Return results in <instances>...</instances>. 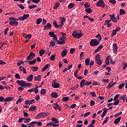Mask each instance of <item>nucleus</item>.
Instances as JSON below:
<instances>
[{"label": "nucleus", "mask_w": 127, "mask_h": 127, "mask_svg": "<svg viewBox=\"0 0 127 127\" xmlns=\"http://www.w3.org/2000/svg\"><path fill=\"white\" fill-rule=\"evenodd\" d=\"M50 46H51V47L55 46V43H54L53 41H51L50 43Z\"/></svg>", "instance_id": "57"}, {"label": "nucleus", "mask_w": 127, "mask_h": 127, "mask_svg": "<svg viewBox=\"0 0 127 127\" xmlns=\"http://www.w3.org/2000/svg\"><path fill=\"white\" fill-rule=\"evenodd\" d=\"M40 94L41 95H45L46 94V90L45 89H43L41 90Z\"/></svg>", "instance_id": "46"}, {"label": "nucleus", "mask_w": 127, "mask_h": 127, "mask_svg": "<svg viewBox=\"0 0 127 127\" xmlns=\"http://www.w3.org/2000/svg\"><path fill=\"white\" fill-rule=\"evenodd\" d=\"M49 67V64H46L42 69L41 72H44V71H46L47 70V68Z\"/></svg>", "instance_id": "35"}, {"label": "nucleus", "mask_w": 127, "mask_h": 127, "mask_svg": "<svg viewBox=\"0 0 127 127\" xmlns=\"http://www.w3.org/2000/svg\"><path fill=\"white\" fill-rule=\"evenodd\" d=\"M23 120H25V121H24V123H29L30 122V118H25V117H24L23 118Z\"/></svg>", "instance_id": "43"}, {"label": "nucleus", "mask_w": 127, "mask_h": 127, "mask_svg": "<svg viewBox=\"0 0 127 127\" xmlns=\"http://www.w3.org/2000/svg\"><path fill=\"white\" fill-rule=\"evenodd\" d=\"M22 35L26 39H31V37H32V35L31 34L23 33Z\"/></svg>", "instance_id": "16"}, {"label": "nucleus", "mask_w": 127, "mask_h": 127, "mask_svg": "<svg viewBox=\"0 0 127 127\" xmlns=\"http://www.w3.org/2000/svg\"><path fill=\"white\" fill-rule=\"evenodd\" d=\"M35 7H37V5H31L28 6L29 9H32L33 8H35Z\"/></svg>", "instance_id": "42"}, {"label": "nucleus", "mask_w": 127, "mask_h": 127, "mask_svg": "<svg viewBox=\"0 0 127 127\" xmlns=\"http://www.w3.org/2000/svg\"><path fill=\"white\" fill-rule=\"evenodd\" d=\"M52 122H54L55 124H59V121H58V119L55 118H52Z\"/></svg>", "instance_id": "34"}, {"label": "nucleus", "mask_w": 127, "mask_h": 127, "mask_svg": "<svg viewBox=\"0 0 127 127\" xmlns=\"http://www.w3.org/2000/svg\"><path fill=\"white\" fill-rule=\"evenodd\" d=\"M34 3H39L41 0H31Z\"/></svg>", "instance_id": "62"}, {"label": "nucleus", "mask_w": 127, "mask_h": 127, "mask_svg": "<svg viewBox=\"0 0 127 127\" xmlns=\"http://www.w3.org/2000/svg\"><path fill=\"white\" fill-rule=\"evenodd\" d=\"M53 40H55V42H58V39L57 38V35H55L53 37Z\"/></svg>", "instance_id": "54"}, {"label": "nucleus", "mask_w": 127, "mask_h": 127, "mask_svg": "<svg viewBox=\"0 0 127 127\" xmlns=\"http://www.w3.org/2000/svg\"><path fill=\"white\" fill-rule=\"evenodd\" d=\"M36 63V60L34 59L32 61H29V65H34Z\"/></svg>", "instance_id": "30"}, {"label": "nucleus", "mask_w": 127, "mask_h": 127, "mask_svg": "<svg viewBox=\"0 0 127 127\" xmlns=\"http://www.w3.org/2000/svg\"><path fill=\"white\" fill-rule=\"evenodd\" d=\"M34 124H35V125H37V127H41V126H42V122H37L34 121Z\"/></svg>", "instance_id": "37"}, {"label": "nucleus", "mask_w": 127, "mask_h": 127, "mask_svg": "<svg viewBox=\"0 0 127 127\" xmlns=\"http://www.w3.org/2000/svg\"><path fill=\"white\" fill-rule=\"evenodd\" d=\"M103 111L104 112L101 116V118H104V117H105V116L107 115V112H108V111H109V109H107L106 108H105L103 109Z\"/></svg>", "instance_id": "22"}, {"label": "nucleus", "mask_w": 127, "mask_h": 127, "mask_svg": "<svg viewBox=\"0 0 127 127\" xmlns=\"http://www.w3.org/2000/svg\"><path fill=\"white\" fill-rule=\"evenodd\" d=\"M61 35L62 36L63 39H64V42L66 41V39H67V38H66V34L64 33L63 32L61 33Z\"/></svg>", "instance_id": "32"}, {"label": "nucleus", "mask_w": 127, "mask_h": 127, "mask_svg": "<svg viewBox=\"0 0 127 127\" xmlns=\"http://www.w3.org/2000/svg\"><path fill=\"white\" fill-rule=\"evenodd\" d=\"M23 100V98H20L17 100V101L16 102V105H18L19 104H20L21 102H22V100Z\"/></svg>", "instance_id": "50"}, {"label": "nucleus", "mask_w": 127, "mask_h": 127, "mask_svg": "<svg viewBox=\"0 0 127 127\" xmlns=\"http://www.w3.org/2000/svg\"><path fill=\"white\" fill-rule=\"evenodd\" d=\"M49 35L50 36V37H53L55 35V33L53 32H50L49 33Z\"/></svg>", "instance_id": "58"}, {"label": "nucleus", "mask_w": 127, "mask_h": 127, "mask_svg": "<svg viewBox=\"0 0 127 127\" xmlns=\"http://www.w3.org/2000/svg\"><path fill=\"white\" fill-rule=\"evenodd\" d=\"M74 6H75V4H74V3H70L68 5V8H69V9H71V8H73Z\"/></svg>", "instance_id": "36"}, {"label": "nucleus", "mask_w": 127, "mask_h": 127, "mask_svg": "<svg viewBox=\"0 0 127 127\" xmlns=\"http://www.w3.org/2000/svg\"><path fill=\"white\" fill-rule=\"evenodd\" d=\"M125 87V83H123L119 86V89H122L123 87Z\"/></svg>", "instance_id": "61"}, {"label": "nucleus", "mask_w": 127, "mask_h": 127, "mask_svg": "<svg viewBox=\"0 0 127 127\" xmlns=\"http://www.w3.org/2000/svg\"><path fill=\"white\" fill-rule=\"evenodd\" d=\"M112 83H113L112 82H110L108 85L107 86V89H111V88H112V87H113V86H114V84H112Z\"/></svg>", "instance_id": "51"}, {"label": "nucleus", "mask_w": 127, "mask_h": 127, "mask_svg": "<svg viewBox=\"0 0 127 127\" xmlns=\"http://www.w3.org/2000/svg\"><path fill=\"white\" fill-rule=\"evenodd\" d=\"M69 97H65L63 98V102H67V101H69Z\"/></svg>", "instance_id": "52"}, {"label": "nucleus", "mask_w": 127, "mask_h": 127, "mask_svg": "<svg viewBox=\"0 0 127 127\" xmlns=\"http://www.w3.org/2000/svg\"><path fill=\"white\" fill-rule=\"evenodd\" d=\"M75 51H76V50L74 48H71L70 51V54H74Z\"/></svg>", "instance_id": "59"}, {"label": "nucleus", "mask_w": 127, "mask_h": 127, "mask_svg": "<svg viewBox=\"0 0 127 127\" xmlns=\"http://www.w3.org/2000/svg\"><path fill=\"white\" fill-rule=\"evenodd\" d=\"M96 37L98 38V40H99V42L102 41V36H101V35L98 34Z\"/></svg>", "instance_id": "55"}, {"label": "nucleus", "mask_w": 127, "mask_h": 127, "mask_svg": "<svg viewBox=\"0 0 127 127\" xmlns=\"http://www.w3.org/2000/svg\"><path fill=\"white\" fill-rule=\"evenodd\" d=\"M14 99V97H7L5 99H4V102H10L11 101H13Z\"/></svg>", "instance_id": "24"}, {"label": "nucleus", "mask_w": 127, "mask_h": 127, "mask_svg": "<svg viewBox=\"0 0 127 127\" xmlns=\"http://www.w3.org/2000/svg\"><path fill=\"white\" fill-rule=\"evenodd\" d=\"M109 2L110 3H112V4L115 5L116 3H117V1H116V0H110Z\"/></svg>", "instance_id": "47"}, {"label": "nucleus", "mask_w": 127, "mask_h": 127, "mask_svg": "<svg viewBox=\"0 0 127 127\" xmlns=\"http://www.w3.org/2000/svg\"><path fill=\"white\" fill-rule=\"evenodd\" d=\"M44 53H45V50L42 49L39 51V55L40 56H42L43 55V54H44Z\"/></svg>", "instance_id": "41"}, {"label": "nucleus", "mask_w": 127, "mask_h": 127, "mask_svg": "<svg viewBox=\"0 0 127 127\" xmlns=\"http://www.w3.org/2000/svg\"><path fill=\"white\" fill-rule=\"evenodd\" d=\"M67 52H68V50H67L66 49H64L62 53V57H65V56L67 55Z\"/></svg>", "instance_id": "18"}, {"label": "nucleus", "mask_w": 127, "mask_h": 127, "mask_svg": "<svg viewBox=\"0 0 127 127\" xmlns=\"http://www.w3.org/2000/svg\"><path fill=\"white\" fill-rule=\"evenodd\" d=\"M100 44V42L98 41L96 39H93L90 42V45L92 47H95V46H97Z\"/></svg>", "instance_id": "4"}, {"label": "nucleus", "mask_w": 127, "mask_h": 127, "mask_svg": "<svg viewBox=\"0 0 127 127\" xmlns=\"http://www.w3.org/2000/svg\"><path fill=\"white\" fill-rule=\"evenodd\" d=\"M92 84L91 81H88L85 79H82L80 82V86L82 88V87H84V86H89V85H91Z\"/></svg>", "instance_id": "5"}, {"label": "nucleus", "mask_w": 127, "mask_h": 127, "mask_svg": "<svg viewBox=\"0 0 127 127\" xmlns=\"http://www.w3.org/2000/svg\"><path fill=\"white\" fill-rule=\"evenodd\" d=\"M115 35H117V31L115 30H113V31L112 33V37L115 36Z\"/></svg>", "instance_id": "63"}, {"label": "nucleus", "mask_w": 127, "mask_h": 127, "mask_svg": "<svg viewBox=\"0 0 127 127\" xmlns=\"http://www.w3.org/2000/svg\"><path fill=\"white\" fill-rule=\"evenodd\" d=\"M15 77L16 79H20V75H19V74L16 73L15 75Z\"/></svg>", "instance_id": "64"}, {"label": "nucleus", "mask_w": 127, "mask_h": 127, "mask_svg": "<svg viewBox=\"0 0 127 127\" xmlns=\"http://www.w3.org/2000/svg\"><path fill=\"white\" fill-rule=\"evenodd\" d=\"M59 40H58V42H57V44H59V45H61L62 44H65V42L63 39V38H60Z\"/></svg>", "instance_id": "15"}, {"label": "nucleus", "mask_w": 127, "mask_h": 127, "mask_svg": "<svg viewBox=\"0 0 127 127\" xmlns=\"http://www.w3.org/2000/svg\"><path fill=\"white\" fill-rule=\"evenodd\" d=\"M53 109H55L56 111L59 110V111H62V108H61V106L58 105V102H56L55 103L53 104L52 105Z\"/></svg>", "instance_id": "8"}, {"label": "nucleus", "mask_w": 127, "mask_h": 127, "mask_svg": "<svg viewBox=\"0 0 127 127\" xmlns=\"http://www.w3.org/2000/svg\"><path fill=\"white\" fill-rule=\"evenodd\" d=\"M85 65L86 66H89V65H90V59L87 58L85 60Z\"/></svg>", "instance_id": "40"}, {"label": "nucleus", "mask_w": 127, "mask_h": 127, "mask_svg": "<svg viewBox=\"0 0 127 127\" xmlns=\"http://www.w3.org/2000/svg\"><path fill=\"white\" fill-rule=\"evenodd\" d=\"M61 20V27H63L64 25V23L66 21V19L64 17H62Z\"/></svg>", "instance_id": "25"}, {"label": "nucleus", "mask_w": 127, "mask_h": 127, "mask_svg": "<svg viewBox=\"0 0 127 127\" xmlns=\"http://www.w3.org/2000/svg\"><path fill=\"white\" fill-rule=\"evenodd\" d=\"M126 11L123 9H121L120 10V15H123V14H126Z\"/></svg>", "instance_id": "38"}, {"label": "nucleus", "mask_w": 127, "mask_h": 127, "mask_svg": "<svg viewBox=\"0 0 127 127\" xmlns=\"http://www.w3.org/2000/svg\"><path fill=\"white\" fill-rule=\"evenodd\" d=\"M113 53L114 54H117L118 53V45H117V44H114L113 45Z\"/></svg>", "instance_id": "13"}, {"label": "nucleus", "mask_w": 127, "mask_h": 127, "mask_svg": "<svg viewBox=\"0 0 127 127\" xmlns=\"http://www.w3.org/2000/svg\"><path fill=\"white\" fill-rule=\"evenodd\" d=\"M36 109H37V107H36V106H31L29 109V111H30V112H34V111H35V110H36Z\"/></svg>", "instance_id": "28"}, {"label": "nucleus", "mask_w": 127, "mask_h": 127, "mask_svg": "<svg viewBox=\"0 0 127 127\" xmlns=\"http://www.w3.org/2000/svg\"><path fill=\"white\" fill-rule=\"evenodd\" d=\"M16 83H17V84H18V85H19L21 87H30V86H31L32 85V83L26 82L23 80H17Z\"/></svg>", "instance_id": "1"}, {"label": "nucleus", "mask_w": 127, "mask_h": 127, "mask_svg": "<svg viewBox=\"0 0 127 127\" xmlns=\"http://www.w3.org/2000/svg\"><path fill=\"white\" fill-rule=\"evenodd\" d=\"M111 58V56H108L106 59L105 64H106L107 66L110 64V59Z\"/></svg>", "instance_id": "26"}, {"label": "nucleus", "mask_w": 127, "mask_h": 127, "mask_svg": "<svg viewBox=\"0 0 127 127\" xmlns=\"http://www.w3.org/2000/svg\"><path fill=\"white\" fill-rule=\"evenodd\" d=\"M96 5L97 6H101L103 8H104V7L106 6V3H105L104 0H99L96 2Z\"/></svg>", "instance_id": "7"}, {"label": "nucleus", "mask_w": 127, "mask_h": 127, "mask_svg": "<svg viewBox=\"0 0 127 127\" xmlns=\"http://www.w3.org/2000/svg\"><path fill=\"white\" fill-rule=\"evenodd\" d=\"M35 57V54L33 52H31L29 56L26 58V59H28V60H32Z\"/></svg>", "instance_id": "11"}, {"label": "nucleus", "mask_w": 127, "mask_h": 127, "mask_svg": "<svg viewBox=\"0 0 127 127\" xmlns=\"http://www.w3.org/2000/svg\"><path fill=\"white\" fill-rule=\"evenodd\" d=\"M29 17V14H24L22 17H21V19L22 21L25 20Z\"/></svg>", "instance_id": "20"}, {"label": "nucleus", "mask_w": 127, "mask_h": 127, "mask_svg": "<svg viewBox=\"0 0 127 127\" xmlns=\"http://www.w3.org/2000/svg\"><path fill=\"white\" fill-rule=\"evenodd\" d=\"M19 70L20 71H22L24 73V74H26V70H25V68L21 66H19Z\"/></svg>", "instance_id": "31"}, {"label": "nucleus", "mask_w": 127, "mask_h": 127, "mask_svg": "<svg viewBox=\"0 0 127 127\" xmlns=\"http://www.w3.org/2000/svg\"><path fill=\"white\" fill-rule=\"evenodd\" d=\"M95 61L96 64H98V65H102L103 64V62L102 61V60H101V58H100V55L98 54L95 57Z\"/></svg>", "instance_id": "6"}, {"label": "nucleus", "mask_w": 127, "mask_h": 127, "mask_svg": "<svg viewBox=\"0 0 127 127\" xmlns=\"http://www.w3.org/2000/svg\"><path fill=\"white\" fill-rule=\"evenodd\" d=\"M27 81H28V82H31V81H32V80H33V75L31 74L30 75H29L27 78H26Z\"/></svg>", "instance_id": "23"}, {"label": "nucleus", "mask_w": 127, "mask_h": 127, "mask_svg": "<svg viewBox=\"0 0 127 127\" xmlns=\"http://www.w3.org/2000/svg\"><path fill=\"white\" fill-rule=\"evenodd\" d=\"M56 81H57V79H55L54 80L52 86V87H53V88H55L56 89H58V88H59L60 87V84H59V83H56Z\"/></svg>", "instance_id": "10"}, {"label": "nucleus", "mask_w": 127, "mask_h": 127, "mask_svg": "<svg viewBox=\"0 0 127 127\" xmlns=\"http://www.w3.org/2000/svg\"><path fill=\"white\" fill-rule=\"evenodd\" d=\"M109 16L110 17V19L111 21H113V22L117 23L118 20L116 18V16H115V14H110Z\"/></svg>", "instance_id": "9"}, {"label": "nucleus", "mask_w": 127, "mask_h": 127, "mask_svg": "<svg viewBox=\"0 0 127 127\" xmlns=\"http://www.w3.org/2000/svg\"><path fill=\"white\" fill-rule=\"evenodd\" d=\"M52 28L51 24L50 23H48L46 25L44 26V29L45 30H50Z\"/></svg>", "instance_id": "12"}, {"label": "nucleus", "mask_w": 127, "mask_h": 127, "mask_svg": "<svg viewBox=\"0 0 127 127\" xmlns=\"http://www.w3.org/2000/svg\"><path fill=\"white\" fill-rule=\"evenodd\" d=\"M27 126H28V127H34V126H35V123H34V121H33L30 124H27Z\"/></svg>", "instance_id": "33"}, {"label": "nucleus", "mask_w": 127, "mask_h": 127, "mask_svg": "<svg viewBox=\"0 0 127 127\" xmlns=\"http://www.w3.org/2000/svg\"><path fill=\"white\" fill-rule=\"evenodd\" d=\"M31 70L33 72H36L38 70V67L37 66H33L31 67Z\"/></svg>", "instance_id": "39"}, {"label": "nucleus", "mask_w": 127, "mask_h": 127, "mask_svg": "<svg viewBox=\"0 0 127 127\" xmlns=\"http://www.w3.org/2000/svg\"><path fill=\"white\" fill-rule=\"evenodd\" d=\"M123 114V112H121L120 113H118L117 114H116L115 115V118H118V117H120L121 116V115H122Z\"/></svg>", "instance_id": "60"}, {"label": "nucleus", "mask_w": 127, "mask_h": 127, "mask_svg": "<svg viewBox=\"0 0 127 127\" xmlns=\"http://www.w3.org/2000/svg\"><path fill=\"white\" fill-rule=\"evenodd\" d=\"M41 21H42V19L40 18H38L36 21V24L37 25H38V24H40V23H41Z\"/></svg>", "instance_id": "48"}, {"label": "nucleus", "mask_w": 127, "mask_h": 127, "mask_svg": "<svg viewBox=\"0 0 127 127\" xmlns=\"http://www.w3.org/2000/svg\"><path fill=\"white\" fill-rule=\"evenodd\" d=\"M121 120H122L121 117H119L118 118H117L116 119H115V120L114 122L115 125H118V124H119V123H120V122H121Z\"/></svg>", "instance_id": "21"}, {"label": "nucleus", "mask_w": 127, "mask_h": 127, "mask_svg": "<svg viewBox=\"0 0 127 127\" xmlns=\"http://www.w3.org/2000/svg\"><path fill=\"white\" fill-rule=\"evenodd\" d=\"M51 97H52V98H56L58 97V94L56 92H52L51 93Z\"/></svg>", "instance_id": "27"}, {"label": "nucleus", "mask_w": 127, "mask_h": 127, "mask_svg": "<svg viewBox=\"0 0 127 127\" xmlns=\"http://www.w3.org/2000/svg\"><path fill=\"white\" fill-rule=\"evenodd\" d=\"M35 103V100L32 99L31 100H27L25 102V105H32Z\"/></svg>", "instance_id": "14"}, {"label": "nucleus", "mask_w": 127, "mask_h": 127, "mask_svg": "<svg viewBox=\"0 0 127 127\" xmlns=\"http://www.w3.org/2000/svg\"><path fill=\"white\" fill-rule=\"evenodd\" d=\"M49 116V113L47 112H42L38 114L35 118L36 120L41 119V118H45V117H48Z\"/></svg>", "instance_id": "2"}, {"label": "nucleus", "mask_w": 127, "mask_h": 127, "mask_svg": "<svg viewBox=\"0 0 127 127\" xmlns=\"http://www.w3.org/2000/svg\"><path fill=\"white\" fill-rule=\"evenodd\" d=\"M108 121H109V117L107 116L106 118H105V120L103 121L102 123L103 126H104L105 124H106L107 123H108Z\"/></svg>", "instance_id": "44"}, {"label": "nucleus", "mask_w": 127, "mask_h": 127, "mask_svg": "<svg viewBox=\"0 0 127 127\" xmlns=\"http://www.w3.org/2000/svg\"><path fill=\"white\" fill-rule=\"evenodd\" d=\"M85 11L87 13H92V9L90 8H87L85 9Z\"/></svg>", "instance_id": "45"}, {"label": "nucleus", "mask_w": 127, "mask_h": 127, "mask_svg": "<svg viewBox=\"0 0 127 127\" xmlns=\"http://www.w3.org/2000/svg\"><path fill=\"white\" fill-rule=\"evenodd\" d=\"M9 24L10 25H14L15 26H17V25H18V22L16 21L10 20Z\"/></svg>", "instance_id": "17"}, {"label": "nucleus", "mask_w": 127, "mask_h": 127, "mask_svg": "<svg viewBox=\"0 0 127 127\" xmlns=\"http://www.w3.org/2000/svg\"><path fill=\"white\" fill-rule=\"evenodd\" d=\"M123 70L127 69V64L126 63H123Z\"/></svg>", "instance_id": "56"}, {"label": "nucleus", "mask_w": 127, "mask_h": 127, "mask_svg": "<svg viewBox=\"0 0 127 127\" xmlns=\"http://www.w3.org/2000/svg\"><path fill=\"white\" fill-rule=\"evenodd\" d=\"M56 56V55H52V56H51L50 59V60H51V61H54V60H55V57Z\"/></svg>", "instance_id": "53"}, {"label": "nucleus", "mask_w": 127, "mask_h": 127, "mask_svg": "<svg viewBox=\"0 0 127 127\" xmlns=\"http://www.w3.org/2000/svg\"><path fill=\"white\" fill-rule=\"evenodd\" d=\"M35 81H41V75H39L37 76L34 77Z\"/></svg>", "instance_id": "29"}, {"label": "nucleus", "mask_w": 127, "mask_h": 127, "mask_svg": "<svg viewBox=\"0 0 127 127\" xmlns=\"http://www.w3.org/2000/svg\"><path fill=\"white\" fill-rule=\"evenodd\" d=\"M72 36L74 38H77V39H80L82 36H83V33L82 32L78 33V31H74L72 34Z\"/></svg>", "instance_id": "3"}, {"label": "nucleus", "mask_w": 127, "mask_h": 127, "mask_svg": "<svg viewBox=\"0 0 127 127\" xmlns=\"http://www.w3.org/2000/svg\"><path fill=\"white\" fill-rule=\"evenodd\" d=\"M53 24L56 28H62V27H61V24H60V25H58V24L56 23V21H54Z\"/></svg>", "instance_id": "19"}, {"label": "nucleus", "mask_w": 127, "mask_h": 127, "mask_svg": "<svg viewBox=\"0 0 127 127\" xmlns=\"http://www.w3.org/2000/svg\"><path fill=\"white\" fill-rule=\"evenodd\" d=\"M119 104H120V100H119V99H118L117 101H116L115 102H114L113 104V106H118V105H119Z\"/></svg>", "instance_id": "49"}]
</instances>
